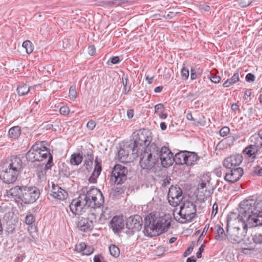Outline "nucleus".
<instances>
[{"label": "nucleus", "instance_id": "f257e3e1", "mask_svg": "<svg viewBox=\"0 0 262 262\" xmlns=\"http://www.w3.org/2000/svg\"><path fill=\"white\" fill-rule=\"evenodd\" d=\"M233 220H237L244 227L249 228L262 226V201L254 200L242 201L238 212H231L227 216V225Z\"/></svg>", "mask_w": 262, "mask_h": 262}, {"label": "nucleus", "instance_id": "f03ea898", "mask_svg": "<svg viewBox=\"0 0 262 262\" xmlns=\"http://www.w3.org/2000/svg\"><path fill=\"white\" fill-rule=\"evenodd\" d=\"M102 192L97 188H92L81 193L73 199L69 205L70 209L74 215H81L89 208H99L104 203Z\"/></svg>", "mask_w": 262, "mask_h": 262}, {"label": "nucleus", "instance_id": "7ed1b4c3", "mask_svg": "<svg viewBox=\"0 0 262 262\" xmlns=\"http://www.w3.org/2000/svg\"><path fill=\"white\" fill-rule=\"evenodd\" d=\"M170 225V222L166 219L150 214L145 218L143 233L148 237L157 236L166 232Z\"/></svg>", "mask_w": 262, "mask_h": 262}, {"label": "nucleus", "instance_id": "20e7f679", "mask_svg": "<svg viewBox=\"0 0 262 262\" xmlns=\"http://www.w3.org/2000/svg\"><path fill=\"white\" fill-rule=\"evenodd\" d=\"M22 161L13 156L6 163L0 165V179L6 184L14 183L22 169Z\"/></svg>", "mask_w": 262, "mask_h": 262}, {"label": "nucleus", "instance_id": "39448f33", "mask_svg": "<svg viewBox=\"0 0 262 262\" xmlns=\"http://www.w3.org/2000/svg\"><path fill=\"white\" fill-rule=\"evenodd\" d=\"M46 141L37 142L33 145L26 154V158L31 162L46 163L50 157L53 158L50 150L45 146Z\"/></svg>", "mask_w": 262, "mask_h": 262}, {"label": "nucleus", "instance_id": "423d86ee", "mask_svg": "<svg viewBox=\"0 0 262 262\" xmlns=\"http://www.w3.org/2000/svg\"><path fill=\"white\" fill-rule=\"evenodd\" d=\"M152 140V134L150 130L142 128L134 132L132 135L130 143L133 145V150L140 154L143 148L150 145Z\"/></svg>", "mask_w": 262, "mask_h": 262}, {"label": "nucleus", "instance_id": "0eeeda50", "mask_svg": "<svg viewBox=\"0 0 262 262\" xmlns=\"http://www.w3.org/2000/svg\"><path fill=\"white\" fill-rule=\"evenodd\" d=\"M140 164L143 169H151L158 162V145L155 143L147 146L140 152Z\"/></svg>", "mask_w": 262, "mask_h": 262}, {"label": "nucleus", "instance_id": "6e6552de", "mask_svg": "<svg viewBox=\"0 0 262 262\" xmlns=\"http://www.w3.org/2000/svg\"><path fill=\"white\" fill-rule=\"evenodd\" d=\"M196 205L192 201L186 200L182 203L180 206V210L178 213V216L174 217L175 219L182 224L191 222L196 216Z\"/></svg>", "mask_w": 262, "mask_h": 262}, {"label": "nucleus", "instance_id": "1a4fd4ad", "mask_svg": "<svg viewBox=\"0 0 262 262\" xmlns=\"http://www.w3.org/2000/svg\"><path fill=\"white\" fill-rule=\"evenodd\" d=\"M248 228L244 227V225H242V228L239 226L230 228L228 225L226 229L228 240L233 244L240 243L245 237Z\"/></svg>", "mask_w": 262, "mask_h": 262}, {"label": "nucleus", "instance_id": "9d476101", "mask_svg": "<svg viewBox=\"0 0 262 262\" xmlns=\"http://www.w3.org/2000/svg\"><path fill=\"white\" fill-rule=\"evenodd\" d=\"M127 172L126 167L120 164H116L112 171L111 180L117 185H121L127 180Z\"/></svg>", "mask_w": 262, "mask_h": 262}, {"label": "nucleus", "instance_id": "9b49d317", "mask_svg": "<svg viewBox=\"0 0 262 262\" xmlns=\"http://www.w3.org/2000/svg\"><path fill=\"white\" fill-rule=\"evenodd\" d=\"M23 189L21 200L24 204L33 203L38 199L40 191L37 187L32 186H24Z\"/></svg>", "mask_w": 262, "mask_h": 262}, {"label": "nucleus", "instance_id": "f8f14e48", "mask_svg": "<svg viewBox=\"0 0 262 262\" xmlns=\"http://www.w3.org/2000/svg\"><path fill=\"white\" fill-rule=\"evenodd\" d=\"M142 219L139 215L131 216L127 219L126 222L125 233L129 235H133L136 232L140 231L142 227Z\"/></svg>", "mask_w": 262, "mask_h": 262}, {"label": "nucleus", "instance_id": "ddd939ff", "mask_svg": "<svg viewBox=\"0 0 262 262\" xmlns=\"http://www.w3.org/2000/svg\"><path fill=\"white\" fill-rule=\"evenodd\" d=\"M173 155V153L168 147L163 146L160 149L158 146V161L160 159L163 167H167L172 165Z\"/></svg>", "mask_w": 262, "mask_h": 262}, {"label": "nucleus", "instance_id": "4468645a", "mask_svg": "<svg viewBox=\"0 0 262 262\" xmlns=\"http://www.w3.org/2000/svg\"><path fill=\"white\" fill-rule=\"evenodd\" d=\"M133 145L130 142L126 143L123 146H121L118 151L119 160L122 163L127 162V158L130 154L133 156V159H135L139 156L138 152H135L133 150Z\"/></svg>", "mask_w": 262, "mask_h": 262}, {"label": "nucleus", "instance_id": "2eb2a0df", "mask_svg": "<svg viewBox=\"0 0 262 262\" xmlns=\"http://www.w3.org/2000/svg\"><path fill=\"white\" fill-rule=\"evenodd\" d=\"M54 163L52 162V158L50 157L49 160L46 163H41L36 164V173L39 182L45 181L46 177V173L48 170L51 169Z\"/></svg>", "mask_w": 262, "mask_h": 262}, {"label": "nucleus", "instance_id": "dca6fc26", "mask_svg": "<svg viewBox=\"0 0 262 262\" xmlns=\"http://www.w3.org/2000/svg\"><path fill=\"white\" fill-rule=\"evenodd\" d=\"M167 195L169 204L177 205L182 200V190L179 187L171 186Z\"/></svg>", "mask_w": 262, "mask_h": 262}, {"label": "nucleus", "instance_id": "f3484780", "mask_svg": "<svg viewBox=\"0 0 262 262\" xmlns=\"http://www.w3.org/2000/svg\"><path fill=\"white\" fill-rule=\"evenodd\" d=\"M243 160L242 155H233L227 157L223 161V166L227 169H233L238 167Z\"/></svg>", "mask_w": 262, "mask_h": 262}, {"label": "nucleus", "instance_id": "a211bd4d", "mask_svg": "<svg viewBox=\"0 0 262 262\" xmlns=\"http://www.w3.org/2000/svg\"><path fill=\"white\" fill-rule=\"evenodd\" d=\"M224 177L225 180L230 183H234L238 181L244 173L243 169L237 167L233 169H228Z\"/></svg>", "mask_w": 262, "mask_h": 262}, {"label": "nucleus", "instance_id": "6ab92c4d", "mask_svg": "<svg viewBox=\"0 0 262 262\" xmlns=\"http://www.w3.org/2000/svg\"><path fill=\"white\" fill-rule=\"evenodd\" d=\"M51 185L52 189L49 192L48 195L59 200H64L67 198L68 194L65 190L55 184L53 182L51 183Z\"/></svg>", "mask_w": 262, "mask_h": 262}, {"label": "nucleus", "instance_id": "aec40b11", "mask_svg": "<svg viewBox=\"0 0 262 262\" xmlns=\"http://www.w3.org/2000/svg\"><path fill=\"white\" fill-rule=\"evenodd\" d=\"M77 227L83 232L91 231L94 228V223L89 217H81L77 223Z\"/></svg>", "mask_w": 262, "mask_h": 262}, {"label": "nucleus", "instance_id": "412c9836", "mask_svg": "<svg viewBox=\"0 0 262 262\" xmlns=\"http://www.w3.org/2000/svg\"><path fill=\"white\" fill-rule=\"evenodd\" d=\"M101 163V159L96 157L95 159L94 169L89 180L91 183H96L97 179L98 178L102 171Z\"/></svg>", "mask_w": 262, "mask_h": 262}, {"label": "nucleus", "instance_id": "4be33fe9", "mask_svg": "<svg viewBox=\"0 0 262 262\" xmlns=\"http://www.w3.org/2000/svg\"><path fill=\"white\" fill-rule=\"evenodd\" d=\"M111 227L115 233H118L124 227V222L123 217L114 216L110 222Z\"/></svg>", "mask_w": 262, "mask_h": 262}, {"label": "nucleus", "instance_id": "5701e85b", "mask_svg": "<svg viewBox=\"0 0 262 262\" xmlns=\"http://www.w3.org/2000/svg\"><path fill=\"white\" fill-rule=\"evenodd\" d=\"M250 144L258 151L262 148V129L250 137Z\"/></svg>", "mask_w": 262, "mask_h": 262}, {"label": "nucleus", "instance_id": "b1692460", "mask_svg": "<svg viewBox=\"0 0 262 262\" xmlns=\"http://www.w3.org/2000/svg\"><path fill=\"white\" fill-rule=\"evenodd\" d=\"M215 229V239L219 241H223L228 239V234L226 233L224 229L219 224L214 225Z\"/></svg>", "mask_w": 262, "mask_h": 262}, {"label": "nucleus", "instance_id": "393cba45", "mask_svg": "<svg viewBox=\"0 0 262 262\" xmlns=\"http://www.w3.org/2000/svg\"><path fill=\"white\" fill-rule=\"evenodd\" d=\"M206 188V183L203 181L201 183H200L198 187V190L199 193H200V196H202V198H201V199H202L203 200H204L205 199H207L208 198L211 194L213 193V190H207V189L204 190V188Z\"/></svg>", "mask_w": 262, "mask_h": 262}, {"label": "nucleus", "instance_id": "a878e982", "mask_svg": "<svg viewBox=\"0 0 262 262\" xmlns=\"http://www.w3.org/2000/svg\"><path fill=\"white\" fill-rule=\"evenodd\" d=\"M258 151H259L257 149H256L253 146L250 144V145L244 148L243 151V153L247 158L255 159L256 158V155Z\"/></svg>", "mask_w": 262, "mask_h": 262}, {"label": "nucleus", "instance_id": "bb28decb", "mask_svg": "<svg viewBox=\"0 0 262 262\" xmlns=\"http://www.w3.org/2000/svg\"><path fill=\"white\" fill-rule=\"evenodd\" d=\"M186 151H181L173 156V162H175L176 164L183 165L186 164Z\"/></svg>", "mask_w": 262, "mask_h": 262}, {"label": "nucleus", "instance_id": "cd10ccee", "mask_svg": "<svg viewBox=\"0 0 262 262\" xmlns=\"http://www.w3.org/2000/svg\"><path fill=\"white\" fill-rule=\"evenodd\" d=\"M199 159L198 156L193 152L186 151V164L187 165H192Z\"/></svg>", "mask_w": 262, "mask_h": 262}, {"label": "nucleus", "instance_id": "c85d7f7f", "mask_svg": "<svg viewBox=\"0 0 262 262\" xmlns=\"http://www.w3.org/2000/svg\"><path fill=\"white\" fill-rule=\"evenodd\" d=\"M83 160V157L80 153H74L71 156L70 163L72 165H79Z\"/></svg>", "mask_w": 262, "mask_h": 262}, {"label": "nucleus", "instance_id": "c756f323", "mask_svg": "<svg viewBox=\"0 0 262 262\" xmlns=\"http://www.w3.org/2000/svg\"><path fill=\"white\" fill-rule=\"evenodd\" d=\"M24 188V186H16L9 190L10 193L13 196H18L21 199Z\"/></svg>", "mask_w": 262, "mask_h": 262}, {"label": "nucleus", "instance_id": "7c9ffc66", "mask_svg": "<svg viewBox=\"0 0 262 262\" xmlns=\"http://www.w3.org/2000/svg\"><path fill=\"white\" fill-rule=\"evenodd\" d=\"M21 133L20 127L18 126H15L11 127L8 132L9 136L14 139L18 138Z\"/></svg>", "mask_w": 262, "mask_h": 262}, {"label": "nucleus", "instance_id": "2f4dec72", "mask_svg": "<svg viewBox=\"0 0 262 262\" xmlns=\"http://www.w3.org/2000/svg\"><path fill=\"white\" fill-rule=\"evenodd\" d=\"M30 88L26 84L18 85L17 88V94L19 96H24L28 93Z\"/></svg>", "mask_w": 262, "mask_h": 262}, {"label": "nucleus", "instance_id": "473e14b6", "mask_svg": "<svg viewBox=\"0 0 262 262\" xmlns=\"http://www.w3.org/2000/svg\"><path fill=\"white\" fill-rule=\"evenodd\" d=\"M122 83L124 86L123 93L126 95L130 91L131 84L128 83V76H125L124 74L122 77Z\"/></svg>", "mask_w": 262, "mask_h": 262}, {"label": "nucleus", "instance_id": "72a5a7b5", "mask_svg": "<svg viewBox=\"0 0 262 262\" xmlns=\"http://www.w3.org/2000/svg\"><path fill=\"white\" fill-rule=\"evenodd\" d=\"M76 249L77 251L79 252H82L83 255H89L92 253V251H89L88 252H86V250L88 249V247L84 243H80L78 245H77Z\"/></svg>", "mask_w": 262, "mask_h": 262}, {"label": "nucleus", "instance_id": "f704fd0d", "mask_svg": "<svg viewBox=\"0 0 262 262\" xmlns=\"http://www.w3.org/2000/svg\"><path fill=\"white\" fill-rule=\"evenodd\" d=\"M22 47L26 49V53H31L33 51V46L32 43L29 40L25 41L22 45Z\"/></svg>", "mask_w": 262, "mask_h": 262}, {"label": "nucleus", "instance_id": "c9c22d12", "mask_svg": "<svg viewBox=\"0 0 262 262\" xmlns=\"http://www.w3.org/2000/svg\"><path fill=\"white\" fill-rule=\"evenodd\" d=\"M110 254L115 257H117L120 254V250L115 245H111L109 247Z\"/></svg>", "mask_w": 262, "mask_h": 262}, {"label": "nucleus", "instance_id": "e433bc0d", "mask_svg": "<svg viewBox=\"0 0 262 262\" xmlns=\"http://www.w3.org/2000/svg\"><path fill=\"white\" fill-rule=\"evenodd\" d=\"M255 249V246L252 244H249L246 247H243L242 249V252L245 254H250L251 251Z\"/></svg>", "mask_w": 262, "mask_h": 262}, {"label": "nucleus", "instance_id": "4c0bfd02", "mask_svg": "<svg viewBox=\"0 0 262 262\" xmlns=\"http://www.w3.org/2000/svg\"><path fill=\"white\" fill-rule=\"evenodd\" d=\"M35 221V217L32 214L29 213L25 217V222L27 225L32 224Z\"/></svg>", "mask_w": 262, "mask_h": 262}, {"label": "nucleus", "instance_id": "58836bf2", "mask_svg": "<svg viewBox=\"0 0 262 262\" xmlns=\"http://www.w3.org/2000/svg\"><path fill=\"white\" fill-rule=\"evenodd\" d=\"M252 241L255 244H262V234L257 233L252 235Z\"/></svg>", "mask_w": 262, "mask_h": 262}, {"label": "nucleus", "instance_id": "ea45409f", "mask_svg": "<svg viewBox=\"0 0 262 262\" xmlns=\"http://www.w3.org/2000/svg\"><path fill=\"white\" fill-rule=\"evenodd\" d=\"M165 110L162 103H159L155 106V112L157 115L163 112Z\"/></svg>", "mask_w": 262, "mask_h": 262}, {"label": "nucleus", "instance_id": "a19ab883", "mask_svg": "<svg viewBox=\"0 0 262 262\" xmlns=\"http://www.w3.org/2000/svg\"><path fill=\"white\" fill-rule=\"evenodd\" d=\"M181 73L182 78L183 79L186 80L188 78L189 70L188 68H187L185 67H183V68L181 70Z\"/></svg>", "mask_w": 262, "mask_h": 262}, {"label": "nucleus", "instance_id": "79ce46f5", "mask_svg": "<svg viewBox=\"0 0 262 262\" xmlns=\"http://www.w3.org/2000/svg\"><path fill=\"white\" fill-rule=\"evenodd\" d=\"M88 156H89V157L85 161V165L86 169H88L91 167L93 164V158L92 154H88Z\"/></svg>", "mask_w": 262, "mask_h": 262}, {"label": "nucleus", "instance_id": "37998d69", "mask_svg": "<svg viewBox=\"0 0 262 262\" xmlns=\"http://www.w3.org/2000/svg\"><path fill=\"white\" fill-rule=\"evenodd\" d=\"M209 78L210 80L214 83H219L221 80V78L219 76H216L212 73H210V76H209Z\"/></svg>", "mask_w": 262, "mask_h": 262}, {"label": "nucleus", "instance_id": "c03bdc74", "mask_svg": "<svg viewBox=\"0 0 262 262\" xmlns=\"http://www.w3.org/2000/svg\"><path fill=\"white\" fill-rule=\"evenodd\" d=\"M69 96L71 98L75 99L77 97V92L75 86H71L69 89Z\"/></svg>", "mask_w": 262, "mask_h": 262}, {"label": "nucleus", "instance_id": "a18cd8bd", "mask_svg": "<svg viewBox=\"0 0 262 262\" xmlns=\"http://www.w3.org/2000/svg\"><path fill=\"white\" fill-rule=\"evenodd\" d=\"M229 132H230L229 128L227 126H224L220 129L219 133H220V135L221 136L225 137V136H227L229 133Z\"/></svg>", "mask_w": 262, "mask_h": 262}, {"label": "nucleus", "instance_id": "49530a36", "mask_svg": "<svg viewBox=\"0 0 262 262\" xmlns=\"http://www.w3.org/2000/svg\"><path fill=\"white\" fill-rule=\"evenodd\" d=\"M15 230V227L14 224H10L7 225L6 232L8 233V234L13 233Z\"/></svg>", "mask_w": 262, "mask_h": 262}, {"label": "nucleus", "instance_id": "de8ad7c7", "mask_svg": "<svg viewBox=\"0 0 262 262\" xmlns=\"http://www.w3.org/2000/svg\"><path fill=\"white\" fill-rule=\"evenodd\" d=\"M253 2V0H240L239 5L241 7L244 8L249 6Z\"/></svg>", "mask_w": 262, "mask_h": 262}, {"label": "nucleus", "instance_id": "09e8293b", "mask_svg": "<svg viewBox=\"0 0 262 262\" xmlns=\"http://www.w3.org/2000/svg\"><path fill=\"white\" fill-rule=\"evenodd\" d=\"M255 76L252 73H248L247 74L245 77L246 81L249 82H253L255 80Z\"/></svg>", "mask_w": 262, "mask_h": 262}, {"label": "nucleus", "instance_id": "8fccbe9b", "mask_svg": "<svg viewBox=\"0 0 262 262\" xmlns=\"http://www.w3.org/2000/svg\"><path fill=\"white\" fill-rule=\"evenodd\" d=\"M59 112L61 115L66 116L69 114L70 110L68 107L63 106L60 108Z\"/></svg>", "mask_w": 262, "mask_h": 262}, {"label": "nucleus", "instance_id": "3c124183", "mask_svg": "<svg viewBox=\"0 0 262 262\" xmlns=\"http://www.w3.org/2000/svg\"><path fill=\"white\" fill-rule=\"evenodd\" d=\"M253 175L257 176H262V168L260 166H257L254 168Z\"/></svg>", "mask_w": 262, "mask_h": 262}, {"label": "nucleus", "instance_id": "603ef678", "mask_svg": "<svg viewBox=\"0 0 262 262\" xmlns=\"http://www.w3.org/2000/svg\"><path fill=\"white\" fill-rule=\"evenodd\" d=\"M94 262H105L104 257L101 254L95 255L94 258Z\"/></svg>", "mask_w": 262, "mask_h": 262}, {"label": "nucleus", "instance_id": "864d4df0", "mask_svg": "<svg viewBox=\"0 0 262 262\" xmlns=\"http://www.w3.org/2000/svg\"><path fill=\"white\" fill-rule=\"evenodd\" d=\"M125 189L126 188L124 186H119L115 188V191L118 194H121L124 192Z\"/></svg>", "mask_w": 262, "mask_h": 262}, {"label": "nucleus", "instance_id": "5fc2aeb1", "mask_svg": "<svg viewBox=\"0 0 262 262\" xmlns=\"http://www.w3.org/2000/svg\"><path fill=\"white\" fill-rule=\"evenodd\" d=\"M233 79L231 78L228 79L223 84V86L225 88H228L231 86L232 84H234Z\"/></svg>", "mask_w": 262, "mask_h": 262}, {"label": "nucleus", "instance_id": "6e6d98bb", "mask_svg": "<svg viewBox=\"0 0 262 262\" xmlns=\"http://www.w3.org/2000/svg\"><path fill=\"white\" fill-rule=\"evenodd\" d=\"M193 245H190L187 249L186 250L185 252L183 253V256L186 257L189 255L193 251Z\"/></svg>", "mask_w": 262, "mask_h": 262}, {"label": "nucleus", "instance_id": "4d7b16f0", "mask_svg": "<svg viewBox=\"0 0 262 262\" xmlns=\"http://www.w3.org/2000/svg\"><path fill=\"white\" fill-rule=\"evenodd\" d=\"M87 127L91 130H93L96 126V123L94 121L90 120L87 123Z\"/></svg>", "mask_w": 262, "mask_h": 262}, {"label": "nucleus", "instance_id": "13d9d810", "mask_svg": "<svg viewBox=\"0 0 262 262\" xmlns=\"http://www.w3.org/2000/svg\"><path fill=\"white\" fill-rule=\"evenodd\" d=\"M109 61L112 63V64H115L118 63L120 60L118 56H114L111 57Z\"/></svg>", "mask_w": 262, "mask_h": 262}, {"label": "nucleus", "instance_id": "bf43d9fd", "mask_svg": "<svg viewBox=\"0 0 262 262\" xmlns=\"http://www.w3.org/2000/svg\"><path fill=\"white\" fill-rule=\"evenodd\" d=\"M96 52V49L94 45L90 46L88 48V53L89 55L93 56Z\"/></svg>", "mask_w": 262, "mask_h": 262}, {"label": "nucleus", "instance_id": "052dcab7", "mask_svg": "<svg viewBox=\"0 0 262 262\" xmlns=\"http://www.w3.org/2000/svg\"><path fill=\"white\" fill-rule=\"evenodd\" d=\"M231 78L233 79V82L234 83H236L237 82L239 81L238 70H237L234 74V75L232 76Z\"/></svg>", "mask_w": 262, "mask_h": 262}, {"label": "nucleus", "instance_id": "680f3d73", "mask_svg": "<svg viewBox=\"0 0 262 262\" xmlns=\"http://www.w3.org/2000/svg\"><path fill=\"white\" fill-rule=\"evenodd\" d=\"M204 245L203 244H202L201 246L200 247L199 250L196 254V256L198 258H200L202 257V253L204 251Z\"/></svg>", "mask_w": 262, "mask_h": 262}, {"label": "nucleus", "instance_id": "e2e57ef3", "mask_svg": "<svg viewBox=\"0 0 262 262\" xmlns=\"http://www.w3.org/2000/svg\"><path fill=\"white\" fill-rule=\"evenodd\" d=\"M217 210H218L217 204L216 203H215L213 205V206H212V210L211 215L215 216L217 212Z\"/></svg>", "mask_w": 262, "mask_h": 262}, {"label": "nucleus", "instance_id": "0e129e2a", "mask_svg": "<svg viewBox=\"0 0 262 262\" xmlns=\"http://www.w3.org/2000/svg\"><path fill=\"white\" fill-rule=\"evenodd\" d=\"M214 173L218 177H221L222 175V171L221 167H219L214 170Z\"/></svg>", "mask_w": 262, "mask_h": 262}, {"label": "nucleus", "instance_id": "69168bd1", "mask_svg": "<svg viewBox=\"0 0 262 262\" xmlns=\"http://www.w3.org/2000/svg\"><path fill=\"white\" fill-rule=\"evenodd\" d=\"M134 111L133 109H129L127 111V115L128 118L131 119L134 116Z\"/></svg>", "mask_w": 262, "mask_h": 262}, {"label": "nucleus", "instance_id": "338daca9", "mask_svg": "<svg viewBox=\"0 0 262 262\" xmlns=\"http://www.w3.org/2000/svg\"><path fill=\"white\" fill-rule=\"evenodd\" d=\"M25 257L24 255H18L15 260V262H22Z\"/></svg>", "mask_w": 262, "mask_h": 262}, {"label": "nucleus", "instance_id": "774afa93", "mask_svg": "<svg viewBox=\"0 0 262 262\" xmlns=\"http://www.w3.org/2000/svg\"><path fill=\"white\" fill-rule=\"evenodd\" d=\"M190 78L191 80H194L196 78V74L194 71V70L192 68L191 69Z\"/></svg>", "mask_w": 262, "mask_h": 262}]
</instances>
